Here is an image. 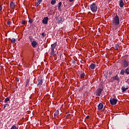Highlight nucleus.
<instances>
[{
	"label": "nucleus",
	"mask_w": 129,
	"mask_h": 129,
	"mask_svg": "<svg viewBox=\"0 0 129 129\" xmlns=\"http://www.w3.org/2000/svg\"><path fill=\"white\" fill-rule=\"evenodd\" d=\"M112 24L114 26H118L119 25V17L118 15H116L112 20Z\"/></svg>",
	"instance_id": "f257e3e1"
},
{
	"label": "nucleus",
	"mask_w": 129,
	"mask_h": 129,
	"mask_svg": "<svg viewBox=\"0 0 129 129\" xmlns=\"http://www.w3.org/2000/svg\"><path fill=\"white\" fill-rule=\"evenodd\" d=\"M90 9L93 13H96L97 12V6L94 3L90 5Z\"/></svg>",
	"instance_id": "f03ea898"
},
{
	"label": "nucleus",
	"mask_w": 129,
	"mask_h": 129,
	"mask_svg": "<svg viewBox=\"0 0 129 129\" xmlns=\"http://www.w3.org/2000/svg\"><path fill=\"white\" fill-rule=\"evenodd\" d=\"M121 65L122 67L126 68L128 67V61L126 60L125 59H123L121 60Z\"/></svg>",
	"instance_id": "7ed1b4c3"
},
{
	"label": "nucleus",
	"mask_w": 129,
	"mask_h": 129,
	"mask_svg": "<svg viewBox=\"0 0 129 129\" xmlns=\"http://www.w3.org/2000/svg\"><path fill=\"white\" fill-rule=\"evenodd\" d=\"M117 102V99L115 98H110V103L111 105H115Z\"/></svg>",
	"instance_id": "20e7f679"
},
{
	"label": "nucleus",
	"mask_w": 129,
	"mask_h": 129,
	"mask_svg": "<svg viewBox=\"0 0 129 129\" xmlns=\"http://www.w3.org/2000/svg\"><path fill=\"white\" fill-rule=\"evenodd\" d=\"M102 92V89L101 88H98L96 92V96H100V95H101Z\"/></svg>",
	"instance_id": "39448f33"
},
{
	"label": "nucleus",
	"mask_w": 129,
	"mask_h": 129,
	"mask_svg": "<svg viewBox=\"0 0 129 129\" xmlns=\"http://www.w3.org/2000/svg\"><path fill=\"white\" fill-rule=\"evenodd\" d=\"M48 21H49V18L48 17H44L42 20V23L44 25H47L48 24Z\"/></svg>",
	"instance_id": "423d86ee"
},
{
	"label": "nucleus",
	"mask_w": 129,
	"mask_h": 129,
	"mask_svg": "<svg viewBox=\"0 0 129 129\" xmlns=\"http://www.w3.org/2000/svg\"><path fill=\"white\" fill-rule=\"evenodd\" d=\"M127 89H128V86H127V85H124L121 88V90L122 92H125V91H126Z\"/></svg>",
	"instance_id": "0eeeda50"
},
{
	"label": "nucleus",
	"mask_w": 129,
	"mask_h": 129,
	"mask_svg": "<svg viewBox=\"0 0 129 129\" xmlns=\"http://www.w3.org/2000/svg\"><path fill=\"white\" fill-rule=\"evenodd\" d=\"M31 46L33 47V48H36V47L38 46V42H37V41L35 40L31 42Z\"/></svg>",
	"instance_id": "6e6552de"
},
{
	"label": "nucleus",
	"mask_w": 129,
	"mask_h": 129,
	"mask_svg": "<svg viewBox=\"0 0 129 129\" xmlns=\"http://www.w3.org/2000/svg\"><path fill=\"white\" fill-rule=\"evenodd\" d=\"M111 80L112 81H114V80H116V81H118L119 80V78L118 76H116L111 79Z\"/></svg>",
	"instance_id": "1a4fd4ad"
},
{
	"label": "nucleus",
	"mask_w": 129,
	"mask_h": 129,
	"mask_svg": "<svg viewBox=\"0 0 129 129\" xmlns=\"http://www.w3.org/2000/svg\"><path fill=\"white\" fill-rule=\"evenodd\" d=\"M98 109H99L100 110H101V109H102V108H103V104H102V103H100L98 104Z\"/></svg>",
	"instance_id": "9d476101"
},
{
	"label": "nucleus",
	"mask_w": 129,
	"mask_h": 129,
	"mask_svg": "<svg viewBox=\"0 0 129 129\" xmlns=\"http://www.w3.org/2000/svg\"><path fill=\"white\" fill-rule=\"evenodd\" d=\"M56 46H57V42H55L54 43L51 44L50 49L55 50V48H56Z\"/></svg>",
	"instance_id": "9b49d317"
},
{
	"label": "nucleus",
	"mask_w": 129,
	"mask_h": 129,
	"mask_svg": "<svg viewBox=\"0 0 129 129\" xmlns=\"http://www.w3.org/2000/svg\"><path fill=\"white\" fill-rule=\"evenodd\" d=\"M10 8L14 11V9H15V4L13 2H11L10 3Z\"/></svg>",
	"instance_id": "f8f14e48"
},
{
	"label": "nucleus",
	"mask_w": 129,
	"mask_h": 129,
	"mask_svg": "<svg viewBox=\"0 0 129 129\" xmlns=\"http://www.w3.org/2000/svg\"><path fill=\"white\" fill-rule=\"evenodd\" d=\"M119 6L121 8H123V6H124V3H123V0H120L119 2Z\"/></svg>",
	"instance_id": "ddd939ff"
},
{
	"label": "nucleus",
	"mask_w": 129,
	"mask_h": 129,
	"mask_svg": "<svg viewBox=\"0 0 129 129\" xmlns=\"http://www.w3.org/2000/svg\"><path fill=\"white\" fill-rule=\"evenodd\" d=\"M95 64H94V63H92L90 66V67H89V68H91V69H92L93 70H94L95 69Z\"/></svg>",
	"instance_id": "4468645a"
},
{
	"label": "nucleus",
	"mask_w": 129,
	"mask_h": 129,
	"mask_svg": "<svg viewBox=\"0 0 129 129\" xmlns=\"http://www.w3.org/2000/svg\"><path fill=\"white\" fill-rule=\"evenodd\" d=\"M38 84L39 86H42V85L43 84V80H39Z\"/></svg>",
	"instance_id": "2eb2a0df"
},
{
	"label": "nucleus",
	"mask_w": 129,
	"mask_h": 129,
	"mask_svg": "<svg viewBox=\"0 0 129 129\" xmlns=\"http://www.w3.org/2000/svg\"><path fill=\"white\" fill-rule=\"evenodd\" d=\"M61 6H62V2L58 3V11H61Z\"/></svg>",
	"instance_id": "dca6fc26"
},
{
	"label": "nucleus",
	"mask_w": 129,
	"mask_h": 129,
	"mask_svg": "<svg viewBox=\"0 0 129 129\" xmlns=\"http://www.w3.org/2000/svg\"><path fill=\"white\" fill-rule=\"evenodd\" d=\"M125 74H127V75H129V67L127 68L125 70Z\"/></svg>",
	"instance_id": "f3484780"
},
{
	"label": "nucleus",
	"mask_w": 129,
	"mask_h": 129,
	"mask_svg": "<svg viewBox=\"0 0 129 129\" xmlns=\"http://www.w3.org/2000/svg\"><path fill=\"white\" fill-rule=\"evenodd\" d=\"M80 77L81 79H83V78L85 77V74H84V73H82L80 75Z\"/></svg>",
	"instance_id": "a211bd4d"
},
{
	"label": "nucleus",
	"mask_w": 129,
	"mask_h": 129,
	"mask_svg": "<svg viewBox=\"0 0 129 129\" xmlns=\"http://www.w3.org/2000/svg\"><path fill=\"white\" fill-rule=\"evenodd\" d=\"M50 55H55V49H50Z\"/></svg>",
	"instance_id": "6ab92c4d"
},
{
	"label": "nucleus",
	"mask_w": 129,
	"mask_h": 129,
	"mask_svg": "<svg viewBox=\"0 0 129 129\" xmlns=\"http://www.w3.org/2000/svg\"><path fill=\"white\" fill-rule=\"evenodd\" d=\"M9 40H10V41H11V42L13 43V44L16 43V39L15 38H9Z\"/></svg>",
	"instance_id": "aec40b11"
},
{
	"label": "nucleus",
	"mask_w": 129,
	"mask_h": 129,
	"mask_svg": "<svg viewBox=\"0 0 129 129\" xmlns=\"http://www.w3.org/2000/svg\"><path fill=\"white\" fill-rule=\"evenodd\" d=\"M124 73H125V70H121V72L120 73V74L121 75H123L124 74Z\"/></svg>",
	"instance_id": "412c9836"
},
{
	"label": "nucleus",
	"mask_w": 129,
	"mask_h": 129,
	"mask_svg": "<svg viewBox=\"0 0 129 129\" xmlns=\"http://www.w3.org/2000/svg\"><path fill=\"white\" fill-rule=\"evenodd\" d=\"M57 21L58 23H62V21H63V18H62L61 17H60L58 18Z\"/></svg>",
	"instance_id": "4be33fe9"
},
{
	"label": "nucleus",
	"mask_w": 129,
	"mask_h": 129,
	"mask_svg": "<svg viewBox=\"0 0 129 129\" xmlns=\"http://www.w3.org/2000/svg\"><path fill=\"white\" fill-rule=\"evenodd\" d=\"M28 39L29 41L31 42V43H32V42H33V40H34V38H33V37L31 36H29Z\"/></svg>",
	"instance_id": "5701e85b"
},
{
	"label": "nucleus",
	"mask_w": 129,
	"mask_h": 129,
	"mask_svg": "<svg viewBox=\"0 0 129 129\" xmlns=\"http://www.w3.org/2000/svg\"><path fill=\"white\" fill-rule=\"evenodd\" d=\"M50 4L52 5L56 4V0H51Z\"/></svg>",
	"instance_id": "b1692460"
},
{
	"label": "nucleus",
	"mask_w": 129,
	"mask_h": 129,
	"mask_svg": "<svg viewBox=\"0 0 129 129\" xmlns=\"http://www.w3.org/2000/svg\"><path fill=\"white\" fill-rule=\"evenodd\" d=\"M8 101H10V98L9 97L5 99L4 102H5V103H8Z\"/></svg>",
	"instance_id": "393cba45"
},
{
	"label": "nucleus",
	"mask_w": 129,
	"mask_h": 129,
	"mask_svg": "<svg viewBox=\"0 0 129 129\" xmlns=\"http://www.w3.org/2000/svg\"><path fill=\"white\" fill-rule=\"evenodd\" d=\"M11 129H19V127H16V125H13Z\"/></svg>",
	"instance_id": "a878e982"
},
{
	"label": "nucleus",
	"mask_w": 129,
	"mask_h": 129,
	"mask_svg": "<svg viewBox=\"0 0 129 129\" xmlns=\"http://www.w3.org/2000/svg\"><path fill=\"white\" fill-rule=\"evenodd\" d=\"M58 114H59V111L56 110V111L55 112V113H54V116H57V115H58Z\"/></svg>",
	"instance_id": "bb28decb"
},
{
	"label": "nucleus",
	"mask_w": 129,
	"mask_h": 129,
	"mask_svg": "<svg viewBox=\"0 0 129 129\" xmlns=\"http://www.w3.org/2000/svg\"><path fill=\"white\" fill-rule=\"evenodd\" d=\"M33 22H34V20L31 18L29 19V23H30V24H33Z\"/></svg>",
	"instance_id": "cd10ccee"
},
{
	"label": "nucleus",
	"mask_w": 129,
	"mask_h": 129,
	"mask_svg": "<svg viewBox=\"0 0 129 129\" xmlns=\"http://www.w3.org/2000/svg\"><path fill=\"white\" fill-rule=\"evenodd\" d=\"M10 106V105L9 104H6L4 105V109H6V107Z\"/></svg>",
	"instance_id": "c85d7f7f"
},
{
	"label": "nucleus",
	"mask_w": 129,
	"mask_h": 129,
	"mask_svg": "<svg viewBox=\"0 0 129 129\" xmlns=\"http://www.w3.org/2000/svg\"><path fill=\"white\" fill-rule=\"evenodd\" d=\"M118 48H119V45L117 44L115 46V48L116 49V50H118Z\"/></svg>",
	"instance_id": "c756f323"
},
{
	"label": "nucleus",
	"mask_w": 129,
	"mask_h": 129,
	"mask_svg": "<svg viewBox=\"0 0 129 129\" xmlns=\"http://www.w3.org/2000/svg\"><path fill=\"white\" fill-rule=\"evenodd\" d=\"M22 25H26V21L23 20L21 23Z\"/></svg>",
	"instance_id": "7c9ffc66"
},
{
	"label": "nucleus",
	"mask_w": 129,
	"mask_h": 129,
	"mask_svg": "<svg viewBox=\"0 0 129 129\" xmlns=\"http://www.w3.org/2000/svg\"><path fill=\"white\" fill-rule=\"evenodd\" d=\"M41 36H42V37H46V34H45V33L43 32L41 34Z\"/></svg>",
	"instance_id": "2f4dec72"
},
{
	"label": "nucleus",
	"mask_w": 129,
	"mask_h": 129,
	"mask_svg": "<svg viewBox=\"0 0 129 129\" xmlns=\"http://www.w3.org/2000/svg\"><path fill=\"white\" fill-rule=\"evenodd\" d=\"M37 6H39L41 3L38 0L36 2Z\"/></svg>",
	"instance_id": "473e14b6"
},
{
	"label": "nucleus",
	"mask_w": 129,
	"mask_h": 129,
	"mask_svg": "<svg viewBox=\"0 0 129 129\" xmlns=\"http://www.w3.org/2000/svg\"><path fill=\"white\" fill-rule=\"evenodd\" d=\"M11 24V21H9L7 22V25H10Z\"/></svg>",
	"instance_id": "72a5a7b5"
},
{
	"label": "nucleus",
	"mask_w": 129,
	"mask_h": 129,
	"mask_svg": "<svg viewBox=\"0 0 129 129\" xmlns=\"http://www.w3.org/2000/svg\"><path fill=\"white\" fill-rule=\"evenodd\" d=\"M0 11H3V7L0 6Z\"/></svg>",
	"instance_id": "f704fd0d"
},
{
	"label": "nucleus",
	"mask_w": 129,
	"mask_h": 129,
	"mask_svg": "<svg viewBox=\"0 0 129 129\" xmlns=\"http://www.w3.org/2000/svg\"><path fill=\"white\" fill-rule=\"evenodd\" d=\"M39 3H42V2L43 1V0H37Z\"/></svg>",
	"instance_id": "c9c22d12"
},
{
	"label": "nucleus",
	"mask_w": 129,
	"mask_h": 129,
	"mask_svg": "<svg viewBox=\"0 0 129 129\" xmlns=\"http://www.w3.org/2000/svg\"><path fill=\"white\" fill-rule=\"evenodd\" d=\"M74 0H69L70 3H72V2H74Z\"/></svg>",
	"instance_id": "e433bc0d"
},
{
	"label": "nucleus",
	"mask_w": 129,
	"mask_h": 129,
	"mask_svg": "<svg viewBox=\"0 0 129 129\" xmlns=\"http://www.w3.org/2000/svg\"><path fill=\"white\" fill-rule=\"evenodd\" d=\"M72 63H73V64H75V61L73 60V61H72Z\"/></svg>",
	"instance_id": "4c0bfd02"
},
{
	"label": "nucleus",
	"mask_w": 129,
	"mask_h": 129,
	"mask_svg": "<svg viewBox=\"0 0 129 129\" xmlns=\"http://www.w3.org/2000/svg\"><path fill=\"white\" fill-rule=\"evenodd\" d=\"M86 118H87V119L89 118V116H87Z\"/></svg>",
	"instance_id": "58836bf2"
},
{
	"label": "nucleus",
	"mask_w": 129,
	"mask_h": 129,
	"mask_svg": "<svg viewBox=\"0 0 129 129\" xmlns=\"http://www.w3.org/2000/svg\"><path fill=\"white\" fill-rule=\"evenodd\" d=\"M35 7H38V6H37V3L35 4Z\"/></svg>",
	"instance_id": "ea45409f"
},
{
	"label": "nucleus",
	"mask_w": 129,
	"mask_h": 129,
	"mask_svg": "<svg viewBox=\"0 0 129 129\" xmlns=\"http://www.w3.org/2000/svg\"><path fill=\"white\" fill-rule=\"evenodd\" d=\"M2 100H0V102H2Z\"/></svg>",
	"instance_id": "a19ab883"
},
{
	"label": "nucleus",
	"mask_w": 129,
	"mask_h": 129,
	"mask_svg": "<svg viewBox=\"0 0 129 129\" xmlns=\"http://www.w3.org/2000/svg\"><path fill=\"white\" fill-rule=\"evenodd\" d=\"M105 77H107V76H106Z\"/></svg>",
	"instance_id": "79ce46f5"
},
{
	"label": "nucleus",
	"mask_w": 129,
	"mask_h": 129,
	"mask_svg": "<svg viewBox=\"0 0 129 129\" xmlns=\"http://www.w3.org/2000/svg\"><path fill=\"white\" fill-rule=\"evenodd\" d=\"M0 67H1V64H0Z\"/></svg>",
	"instance_id": "37998d69"
}]
</instances>
